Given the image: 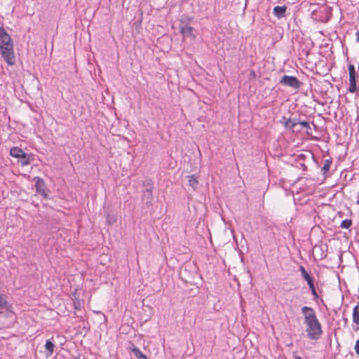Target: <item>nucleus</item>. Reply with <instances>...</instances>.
<instances>
[{
    "label": "nucleus",
    "instance_id": "obj_1",
    "mask_svg": "<svg viewBox=\"0 0 359 359\" xmlns=\"http://www.w3.org/2000/svg\"><path fill=\"white\" fill-rule=\"evenodd\" d=\"M304 316V324L306 326L307 337L311 340H318L323 334V329L313 308L304 306L301 309Z\"/></svg>",
    "mask_w": 359,
    "mask_h": 359
},
{
    "label": "nucleus",
    "instance_id": "obj_2",
    "mask_svg": "<svg viewBox=\"0 0 359 359\" xmlns=\"http://www.w3.org/2000/svg\"><path fill=\"white\" fill-rule=\"evenodd\" d=\"M0 52L8 65L15 63L13 39L3 26L0 27Z\"/></svg>",
    "mask_w": 359,
    "mask_h": 359
},
{
    "label": "nucleus",
    "instance_id": "obj_3",
    "mask_svg": "<svg viewBox=\"0 0 359 359\" xmlns=\"http://www.w3.org/2000/svg\"><path fill=\"white\" fill-rule=\"evenodd\" d=\"M279 83L294 89H299L302 85V83L296 76L288 75L282 76Z\"/></svg>",
    "mask_w": 359,
    "mask_h": 359
},
{
    "label": "nucleus",
    "instance_id": "obj_4",
    "mask_svg": "<svg viewBox=\"0 0 359 359\" xmlns=\"http://www.w3.org/2000/svg\"><path fill=\"white\" fill-rule=\"evenodd\" d=\"M348 70L349 74V88L348 91L350 93H355L357 90V79L358 78V74L356 72L355 67L352 64L348 65Z\"/></svg>",
    "mask_w": 359,
    "mask_h": 359
},
{
    "label": "nucleus",
    "instance_id": "obj_5",
    "mask_svg": "<svg viewBox=\"0 0 359 359\" xmlns=\"http://www.w3.org/2000/svg\"><path fill=\"white\" fill-rule=\"evenodd\" d=\"M34 180H35V188L36 191L41 195L43 198H47L48 194L46 192V185L44 182V180L42 178H40L39 177H36L34 178Z\"/></svg>",
    "mask_w": 359,
    "mask_h": 359
},
{
    "label": "nucleus",
    "instance_id": "obj_6",
    "mask_svg": "<svg viewBox=\"0 0 359 359\" xmlns=\"http://www.w3.org/2000/svg\"><path fill=\"white\" fill-rule=\"evenodd\" d=\"M153 198V191H142V200L144 202V205L146 207L150 208L152 206Z\"/></svg>",
    "mask_w": 359,
    "mask_h": 359
},
{
    "label": "nucleus",
    "instance_id": "obj_7",
    "mask_svg": "<svg viewBox=\"0 0 359 359\" xmlns=\"http://www.w3.org/2000/svg\"><path fill=\"white\" fill-rule=\"evenodd\" d=\"M194 28L192 27L189 26L187 24H184L182 22V25L180 27V32L183 35L184 37L194 39L195 36L193 33Z\"/></svg>",
    "mask_w": 359,
    "mask_h": 359
},
{
    "label": "nucleus",
    "instance_id": "obj_8",
    "mask_svg": "<svg viewBox=\"0 0 359 359\" xmlns=\"http://www.w3.org/2000/svg\"><path fill=\"white\" fill-rule=\"evenodd\" d=\"M128 349L130 350V353L137 359H149L133 344H131V346L129 347Z\"/></svg>",
    "mask_w": 359,
    "mask_h": 359
},
{
    "label": "nucleus",
    "instance_id": "obj_9",
    "mask_svg": "<svg viewBox=\"0 0 359 359\" xmlns=\"http://www.w3.org/2000/svg\"><path fill=\"white\" fill-rule=\"evenodd\" d=\"M287 6H276L273 8V13L278 19H281L286 15Z\"/></svg>",
    "mask_w": 359,
    "mask_h": 359
},
{
    "label": "nucleus",
    "instance_id": "obj_10",
    "mask_svg": "<svg viewBox=\"0 0 359 359\" xmlns=\"http://www.w3.org/2000/svg\"><path fill=\"white\" fill-rule=\"evenodd\" d=\"M77 290H75L74 292L72 294V300H73V306L75 310H81L83 305V301L81 300L77 296H76Z\"/></svg>",
    "mask_w": 359,
    "mask_h": 359
},
{
    "label": "nucleus",
    "instance_id": "obj_11",
    "mask_svg": "<svg viewBox=\"0 0 359 359\" xmlns=\"http://www.w3.org/2000/svg\"><path fill=\"white\" fill-rule=\"evenodd\" d=\"M10 155L14 158L25 157V152L18 147H13L10 149Z\"/></svg>",
    "mask_w": 359,
    "mask_h": 359
},
{
    "label": "nucleus",
    "instance_id": "obj_12",
    "mask_svg": "<svg viewBox=\"0 0 359 359\" xmlns=\"http://www.w3.org/2000/svg\"><path fill=\"white\" fill-rule=\"evenodd\" d=\"M299 270L301 272L302 277L306 281L307 284L314 281V278L306 270L303 266H299Z\"/></svg>",
    "mask_w": 359,
    "mask_h": 359
},
{
    "label": "nucleus",
    "instance_id": "obj_13",
    "mask_svg": "<svg viewBox=\"0 0 359 359\" xmlns=\"http://www.w3.org/2000/svg\"><path fill=\"white\" fill-rule=\"evenodd\" d=\"M280 123L284 126L286 129H294L295 127V123H292V118H287L285 116H283L282 119L280 121Z\"/></svg>",
    "mask_w": 359,
    "mask_h": 359
},
{
    "label": "nucleus",
    "instance_id": "obj_14",
    "mask_svg": "<svg viewBox=\"0 0 359 359\" xmlns=\"http://www.w3.org/2000/svg\"><path fill=\"white\" fill-rule=\"evenodd\" d=\"M6 310V311H11L12 309V305L9 304L2 295L0 294V310Z\"/></svg>",
    "mask_w": 359,
    "mask_h": 359
},
{
    "label": "nucleus",
    "instance_id": "obj_15",
    "mask_svg": "<svg viewBox=\"0 0 359 359\" xmlns=\"http://www.w3.org/2000/svg\"><path fill=\"white\" fill-rule=\"evenodd\" d=\"M44 346H45L46 351L47 352V355L48 356L51 355L53 353L54 348L55 347L54 343L50 339H48V340H46Z\"/></svg>",
    "mask_w": 359,
    "mask_h": 359
},
{
    "label": "nucleus",
    "instance_id": "obj_16",
    "mask_svg": "<svg viewBox=\"0 0 359 359\" xmlns=\"http://www.w3.org/2000/svg\"><path fill=\"white\" fill-rule=\"evenodd\" d=\"M34 160L32 154H27L25 153V157H21L19 158V162L22 166H25L30 164L31 161Z\"/></svg>",
    "mask_w": 359,
    "mask_h": 359
},
{
    "label": "nucleus",
    "instance_id": "obj_17",
    "mask_svg": "<svg viewBox=\"0 0 359 359\" xmlns=\"http://www.w3.org/2000/svg\"><path fill=\"white\" fill-rule=\"evenodd\" d=\"M189 178V185L193 188L194 190H196L198 188V182L197 180V177L195 175H192L190 176H187Z\"/></svg>",
    "mask_w": 359,
    "mask_h": 359
},
{
    "label": "nucleus",
    "instance_id": "obj_18",
    "mask_svg": "<svg viewBox=\"0 0 359 359\" xmlns=\"http://www.w3.org/2000/svg\"><path fill=\"white\" fill-rule=\"evenodd\" d=\"M332 163V159L331 158L325 161L324 165L321 169L323 175H326L327 172L330 170Z\"/></svg>",
    "mask_w": 359,
    "mask_h": 359
},
{
    "label": "nucleus",
    "instance_id": "obj_19",
    "mask_svg": "<svg viewBox=\"0 0 359 359\" xmlns=\"http://www.w3.org/2000/svg\"><path fill=\"white\" fill-rule=\"evenodd\" d=\"M311 157L314 159V155L309 151H306V154H300L297 156L296 161H305L307 158Z\"/></svg>",
    "mask_w": 359,
    "mask_h": 359
},
{
    "label": "nucleus",
    "instance_id": "obj_20",
    "mask_svg": "<svg viewBox=\"0 0 359 359\" xmlns=\"http://www.w3.org/2000/svg\"><path fill=\"white\" fill-rule=\"evenodd\" d=\"M142 186L143 187H144L143 190L153 191L154 189V183L152 180H151L150 178H147L144 181H143Z\"/></svg>",
    "mask_w": 359,
    "mask_h": 359
},
{
    "label": "nucleus",
    "instance_id": "obj_21",
    "mask_svg": "<svg viewBox=\"0 0 359 359\" xmlns=\"http://www.w3.org/2000/svg\"><path fill=\"white\" fill-rule=\"evenodd\" d=\"M353 321L359 325V306L356 305L353 309Z\"/></svg>",
    "mask_w": 359,
    "mask_h": 359
},
{
    "label": "nucleus",
    "instance_id": "obj_22",
    "mask_svg": "<svg viewBox=\"0 0 359 359\" xmlns=\"http://www.w3.org/2000/svg\"><path fill=\"white\" fill-rule=\"evenodd\" d=\"M107 224L112 225L116 222V216L114 213L108 212L106 216Z\"/></svg>",
    "mask_w": 359,
    "mask_h": 359
},
{
    "label": "nucleus",
    "instance_id": "obj_23",
    "mask_svg": "<svg viewBox=\"0 0 359 359\" xmlns=\"http://www.w3.org/2000/svg\"><path fill=\"white\" fill-rule=\"evenodd\" d=\"M352 225V220L351 219H344L341 223V227L344 229H348Z\"/></svg>",
    "mask_w": 359,
    "mask_h": 359
},
{
    "label": "nucleus",
    "instance_id": "obj_24",
    "mask_svg": "<svg viewBox=\"0 0 359 359\" xmlns=\"http://www.w3.org/2000/svg\"><path fill=\"white\" fill-rule=\"evenodd\" d=\"M299 124L301 125L302 128H306L307 130V133H309V130H311V128L308 121H299Z\"/></svg>",
    "mask_w": 359,
    "mask_h": 359
},
{
    "label": "nucleus",
    "instance_id": "obj_25",
    "mask_svg": "<svg viewBox=\"0 0 359 359\" xmlns=\"http://www.w3.org/2000/svg\"><path fill=\"white\" fill-rule=\"evenodd\" d=\"M308 286L309 287V290L311 291V293L316 291V286H315V283H314V281L310 283H308Z\"/></svg>",
    "mask_w": 359,
    "mask_h": 359
},
{
    "label": "nucleus",
    "instance_id": "obj_26",
    "mask_svg": "<svg viewBox=\"0 0 359 359\" xmlns=\"http://www.w3.org/2000/svg\"><path fill=\"white\" fill-rule=\"evenodd\" d=\"M354 348L356 354L359 356V339L356 341Z\"/></svg>",
    "mask_w": 359,
    "mask_h": 359
},
{
    "label": "nucleus",
    "instance_id": "obj_27",
    "mask_svg": "<svg viewBox=\"0 0 359 359\" xmlns=\"http://www.w3.org/2000/svg\"><path fill=\"white\" fill-rule=\"evenodd\" d=\"M313 297V300L317 301L319 299V296L316 291L311 293Z\"/></svg>",
    "mask_w": 359,
    "mask_h": 359
},
{
    "label": "nucleus",
    "instance_id": "obj_28",
    "mask_svg": "<svg viewBox=\"0 0 359 359\" xmlns=\"http://www.w3.org/2000/svg\"><path fill=\"white\" fill-rule=\"evenodd\" d=\"M300 166L302 167L303 170L306 171L307 170V166L304 163H301Z\"/></svg>",
    "mask_w": 359,
    "mask_h": 359
},
{
    "label": "nucleus",
    "instance_id": "obj_29",
    "mask_svg": "<svg viewBox=\"0 0 359 359\" xmlns=\"http://www.w3.org/2000/svg\"><path fill=\"white\" fill-rule=\"evenodd\" d=\"M250 76L252 77V78H255L256 77V73L254 70H252L250 72Z\"/></svg>",
    "mask_w": 359,
    "mask_h": 359
},
{
    "label": "nucleus",
    "instance_id": "obj_30",
    "mask_svg": "<svg viewBox=\"0 0 359 359\" xmlns=\"http://www.w3.org/2000/svg\"><path fill=\"white\" fill-rule=\"evenodd\" d=\"M293 356H294V359H303L301 356L297 355L296 354V352H294V353H293Z\"/></svg>",
    "mask_w": 359,
    "mask_h": 359
},
{
    "label": "nucleus",
    "instance_id": "obj_31",
    "mask_svg": "<svg viewBox=\"0 0 359 359\" xmlns=\"http://www.w3.org/2000/svg\"><path fill=\"white\" fill-rule=\"evenodd\" d=\"M299 121H298L297 118H292L291 123H295V126H296L297 124H299Z\"/></svg>",
    "mask_w": 359,
    "mask_h": 359
},
{
    "label": "nucleus",
    "instance_id": "obj_32",
    "mask_svg": "<svg viewBox=\"0 0 359 359\" xmlns=\"http://www.w3.org/2000/svg\"><path fill=\"white\" fill-rule=\"evenodd\" d=\"M356 34V36H357V40H356V41H357L358 42H359V31H358V32H356V34Z\"/></svg>",
    "mask_w": 359,
    "mask_h": 359
},
{
    "label": "nucleus",
    "instance_id": "obj_33",
    "mask_svg": "<svg viewBox=\"0 0 359 359\" xmlns=\"http://www.w3.org/2000/svg\"><path fill=\"white\" fill-rule=\"evenodd\" d=\"M344 320H345V322H347V319L346 318H344Z\"/></svg>",
    "mask_w": 359,
    "mask_h": 359
}]
</instances>
